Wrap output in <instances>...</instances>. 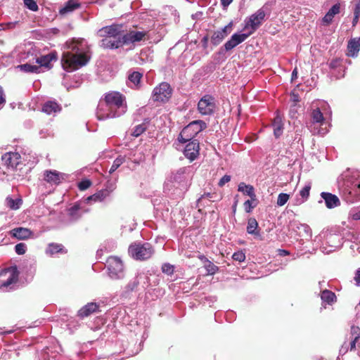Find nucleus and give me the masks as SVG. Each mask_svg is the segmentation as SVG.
I'll return each instance as SVG.
<instances>
[{"label":"nucleus","instance_id":"nucleus-1","mask_svg":"<svg viewBox=\"0 0 360 360\" xmlns=\"http://www.w3.org/2000/svg\"><path fill=\"white\" fill-rule=\"evenodd\" d=\"M68 50L64 51L61 64L64 70L71 72L86 65L91 58L90 46L83 38L74 39L66 43Z\"/></svg>","mask_w":360,"mask_h":360},{"label":"nucleus","instance_id":"nucleus-2","mask_svg":"<svg viewBox=\"0 0 360 360\" xmlns=\"http://www.w3.org/2000/svg\"><path fill=\"white\" fill-rule=\"evenodd\" d=\"M127 110L125 96L119 91H110L104 95L96 110V117L99 120L119 117Z\"/></svg>","mask_w":360,"mask_h":360},{"label":"nucleus","instance_id":"nucleus-3","mask_svg":"<svg viewBox=\"0 0 360 360\" xmlns=\"http://www.w3.org/2000/svg\"><path fill=\"white\" fill-rule=\"evenodd\" d=\"M191 168L184 167L172 172L165 184V190H173L172 195L176 198H182L190 186Z\"/></svg>","mask_w":360,"mask_h":360},{"label":"nucleus","instance_id":"nucleus-4","mask_svg":"<svg viewBox=\"0 0 360 360\" xmlns=\"http://www.w3.org/2000/svg\"><path fill=\"white\" fill-rule=\"evenodd\" d=\"M97 35L102 39L99 46L104 49L115 50L124 45V29L120 24L105 26L97 31Z\"/></svg>","mask_w":360,"mask_h":360},{"label":"nucleus","instance_id":"nucleus-5","mask_svg":"<svg viewBox=\"0 0 360 360\" xmlns=\"http://www.w3.org/2000/svg\"><path fill=\"white\" fill-rule=\"evenodd\" d=\"M338 184L341 195L347 203L360 200L359 172H354L351 174H345Z\"/></svg>","mask_w":360,"mask_h":360},{"label":"nucleus","instance_id":"nucleus-6","mask_svg":"<svg viewBox=\"0 0 360 360\" xmlns=\"http://www.w3.org/2000/svg\"><path fill=\"white\" fill-rule=\"evenodd\" d=\"M129 255L136 260H146L154 254L153 245L149 243H134L129 245Z\"/></svg>","mask_w":360,"mask_h":360},{"label":"nucleus","instance_id":"nucleus-7","mask_svg":"<svg viewBox=\"0 0 360 360\" xmlns=\"http://www.w3.org/2000/svg\"><path fill=\"white\" fill-rule=\"evenodd\" d=\"M206 128L207 124L203 120H194L182 129L178 140L180 143H185L192 140L197 134Z\"/></svg>","mask_w":360,"mask_h":360},{"label":"nucleus","instance_id":"nucleus-8","mask_svg":"<svg viewBox=\"0 0 360 360\" xmlns=\"http://www.w3.org/2000/svg\"><path fill=\"white\" fill-rule=\"evenodd\" d=\"M21 155L18 152H7L1 156V161L3 165L5 166L8 170L15 172L13 174L14 178L17 180L22 179L23 178H18V174L22 173V163L20 162Z\"/></svg>","mask_w":360,"mask_h":360},{"label":"nucleus","instance_id":"nucleus-9","mask_svg":"<svg viewBox=\"0 0 360 360\" xmlns=\"http://www.w3.org/2000/svg\"><path fill=\"white\" fill-rule=\"evenodd\" d=\"M18 278L16 267H9L0 271V290L4 292L13 289Z\"/></svg>","mask_w":360,"mask_h":360},{"label":"nucleus","instance_id":"nucleus-10","mask_svg":"<svg viewBox=\"0 0 360 360\" xmlns=\"http://www.w3.org/2000/svg\"><path fill=\"white\" fill-rule=\"evenodd\" d=\"M108 275L112 279L118 280L124 277V265L122 260L115 256H111L106 261Z\"/></svg>","mask_w":360,"mask_h":360},{"label":"nucleus","instance_id":"nucleus-11","mask_svg":"<svg viewBox=\"0 0 360 360\" xmlns=\"http://www.w3.org/2000/svg\"><path fill=\"white\" fill-rule=\"evenodd\" d=\"M265 15L266 13L263 8L258 9L245 20L244 30H250L248 33L251 35L262 25Z\"/></svg>","mask_w":360,"mask_h":360},{"label":"nucleus","instance_id":"nucleus-12","mask_svg":"<svg viewBox=\"0 0 360 360\" xmlns=\"http://www.w3.org/2000/svg\"><path fill=\"white\" fill-rule=\"evenodd\" d=\"M20 162L22 163V173H18V178H24V176L31 171L34 166L38 162V158L36 154L31 150L21 151Z\"/></svg>","mask_w":360,"mask_h":360},{"label":"nucleus","instance_id":"nucleus-13","mask_svg":"<svg viewBox=\"0 0 360 360\" xmlns=\"http://www.w3.org/2000/svg\"><path fill=\"white\" fill-rule=\"evenodd\" d=\"M216 108L215 98L210 94L203 96L198 103V110L202 115L210 116L213 115Z\"/></svg>","mask_w":360,"mask_h":360},{"label":"nucleus","instance_id":"nucleus-14","mask_svg":"<svg viewBox=\"0 0 360 360\" xmlns=\"http://www.w3.org/2000/svg\"><path fill=\"white\" fill-rule=\"evenodd\" d=\"M342 245V238L338 234L330 233L327 235L325 242L320 247L323 253L329 254Z\"/></svg>","mask_w":360,"mask_h":360},{"label":"nucleus","instance_id":"nucleus-15","mask_svg":"<svg viewBox=\"0 0 360 360\" xmlns=\"http://www.w3.org/2000/svg\"><path fill=\"white\" fill-rule=\"evenodd\" d=\"M124 45L135 44L141 41L148 40L150 39L149 32L146 30H130L125 32L124 30Z\"/></svg>","mask_w":360,"mask_h":360},{"label":"nucleus","instance_id":"nucleus-16","mask_svg":"<svg viewBox=\"0 0 360 360\" xmlns=\"http://www.w3.org/2000/svg\"><path fill=\"white\" fill-rule=\"evenodd\" d=\"M172 90L170 85L167 82H162L153 91V98L155 101L165 103L172 96Z\"/></svg>","mask_w":360,"mask_h":360},{"label":"nucleus","instance_id":"nucleus-17","mask_svg":"<svg viewBox=\"0 0 360 360\" xmlns=\"http://www.w3.org/2000/svg\"><path fill=\"white\" fill-rule=\"evenodd\" d=\"M114 189L115 187L112 184L109 187L99 190L94 194L87 197L84 201L88 204H91L93 202H103L110 196V194Z\"/></svg>","mask_w":360,"mask_h":360},{"label":"nucleus","instance_id":"nucleus-18","mask_svg":"<svg viewBox=\"0 0 360 360\" xmlns=\"http://www.w3.org/2000/svg\"><path fill=\"white\" fill-rule=\"evenodd\" d=\"M148 280V277L144 274H139L131 279L129 283L126 285L122 292V296L127 297L132 292L136 290L138 285L140 283L141 280Z\"/></svg>","mask_w":360,"mask_h":360},{"label":"nucleus","instance_id":"nucleus-19","mask_svg":"<svg viewBox=\"0 0 360 360\" xmlns=\"http://www.w3.org/2000/svg\"><path fill=\"white\" fill-rule=\"evenodd\" d=\"M199 142L194 139L188 142L184 148V154L191 162L195 160L199 155Z\"/></svg>","mask_w":360,"mask_h":360},{"label":"nucleus","instance_id":"nucleus-20","mask_svg":"<svg viewBox=\"0 0 360 360\" xmlns=\"http://www.w3.org/2000/svg\"><path fill=\"white\" fill-rule=\"evenodd\" d=\"M233 22H230L221 30L214 32L211 37V42L214 46L219 45L231 33Z\"/></svg>","mask_w":360,"mask_h":360},{"label":"nucleus","instance_id":"nucleus-21","mask_svg":"<svg viewBox=\"0 0 360 360\" xmlns=\"http://www.w3.org/2000/svg\"><path fill=\"white\" fill-rule=\"evenodd\" d=\"M250 36V35L248 32L233 34L231 38L224 44V47L225 51H231V49L236 47L238 44L243 42Z\"/></svg>","mask_w":360,"mask_h":360},{"label":"nucleus","instance_id":"nucleus-22","mask_svg":"<svg viewBox=\"0 0 360 360\" xmlns=\"http://www.w3.org/2000/svg\"><path fill=\"white\" fill-rule=\"evenodd\" d=\"M88 212V210H82L79 203L76 202L68 210V223L72 224L77 221L84 213Z\"/></svg>","mask_w":360,"mask_h":360},{"label":"nucleus","instance_id":"nucleus-23","mask_svg":"<svg viewBox=\"0 0 360 360\" xmlns=\"http://www.w3.org/2000/svg\"><path fill=\"white\" fill-rule=\"evenodd\" d=\"M65 174L56 170H46L44 174V179L51 184L58 185L65 179Z\"/></svg>","mask_w":360,"mask_h":360},{"label":"nucleus","instance_id":"nucleus-24","mask_svg":"<svg viewBox=\"0 0 360 360\" xmlns=\"http://www.w3.org/2000/svg\"><path fill=\"white\" fill-rule=\"evenodd\" d=\"M320 195L324 200L325 205L328 209H333L340 205V199L335 194L328 192H321Z\"/></svg>","mask_w":360,"mask_h":360},{"label":"nucleus","instance_id":"nucleus-25","mask_svg":"<svg viewBox=\"0 0 360 360\" xmlns=\"http://www.w3.org/2000/svg\"><path fill=\"white\" fill-rule=\"evenodd\" d=\"M100 304L96 302H89L83 306L78 311L77 316L84 319L99 311Z\"/></svg>","mask_w":360,"mask_h":360},{"label":"nucleus","instance_id":"nucleus-26","mask_svg":"<svg viewBox=\"0 0 360 360\" xmlns=\"http://www.w3.org/2000/svg\"><path fill=\"white\" fill-rule=\"evenodd\" d=\"M10 235L18 240H26L31 237L32 231L27 228L17 227L10 231Z\"/></svg>","mask_w":360,"mask_h":360},{"label":"nucleus","instance_id":"nucleus-27","mask_svg":"<svg viewBox=\"0 0 360 360\" xmlns=\"http://www.w3.org/2000/svg\"><path fill=\"white\" fill-rule=\"evenodd\" d=\"M62 356L56 349L46 347L39 355V360H61Z\"/></svg>","mask_w":360,"mask_h":360},{"label":"nucleus","instance_id":"nucleus-28","mask_svg":"<svg viewBox=\"0 0 360 360\" xmlns=\"http://www.w3.org/2000/svg\"><path fill=\"white\" fill-rule=\"evenodd\" d=\"M81 7V4L77 0H68L64 6L60 8L59 13L62 15L72 13Z\"/></svg>","mask_w":360,"mask_h":360},{"label":"nucleus","instance_id":"nucleus-29","mask_svg":"<svg viewBox=\"0 0 360 360\" xmlns=\"http://www.w3.org/2000/svg\"><path fill=\"white\" fill-rule=\"evenodd\" d=\"M360 49V38L351 39L347 45L348 56L356 57Z\"/></svg>","mask_w":360,"mask_h":360},{"label":"nucleus","instance_id":"nucleus-30","mask_svg":"<svg viewBox=\"0 0 360 360\" xmlns=\"http://www.w3.org/2000/svg\"><path fill=\"white\" fill-rule=\"evenodd\" d=\"M60 110L61 108L60 105L56 101H49L42 106V112L47 115H55Z\"/></svg>","mask_w":360,"mask_h":360},{"label":"nucleus","instance_id":"nucleus-31","mask_svg":"<svg viewBox=\"0 0 360 360\" xmlns=\"http://www.w3.org/2000/svg\"><path fill=\"white\" fill-rule=\"evenodd\" d=\"M143 73L138 71H134L128 75V85L133 89H138L140 86L141 79Z\"/></svg>","mask_w":360,"mask_h":360},{"label":"nucleus","instance_id":"nucleus-32","mask_svg":"<svg viewBox=\"0 0 360 360\" xmlns=\"http://www.w3.org/2000/svg\"><path fill=\"white\" fill-rule=\"evenodd\" d=\"M340 11V6L339 4H334L329 11L326 13L322 19L324 25H329L332 22L334 16L338 14Z\"/></svg>","mask_w":360,"mask_h":360},{"label":"nucleus","instance_id":"nucleus-33","mask_svg":"<svg viewBox=\"0 0 360 360\" xmlns=\"http://www.w3.org/2000/svg\"><path fill=\"white\" fill-rule=\"evenodd\" d=\"M46 253L49 255L53 256L58 253L65 254L67 253V250L62 244L51 243L49 244L46 250Z\"/></svg>","mask_w":360,"mask_h":360},{"label":"nucleus","instance_id":"nucleus-34","mask_svg":"<svg viewBox=\"0 0 360 360\" xmlns=\"http://www.w3.org/2000/svg\"><path fill=\"white\" fill-rule=\"evenodd\" d=\"M247 232L248 233L254 236L255 238L261 237V234L258 230V223L255 218L251 217L248 219Z\"/></svg>","mask_w":360,"mask_h":360},{"label":"nucleus","instance_id":"nucleus-35","mask_svg":"<svg viewBox=\"0 0 360 360\" xmlns=\"http://www.w3.org/2000/svg\"><path fill=\"white\" fill-rule=\"evenodd\" d=\"M238 191L242 192L244 195L249 196L252 200L256 197L255 188L253 186L240 182L238 186Z\"/></svg>","mask_w":360,"mask_h":360},{"label":"nucleus","instance_id":"nucleus-36","mask_svg":"<svg viewBox=\"0 0 360 360\" xmlns=\"http://www.w3.org/2000/svg\"><path fill=\"white\" fill-rule=\"evenodd\" d=\"M150 122V118H145L143 120V122L141 124H138L134 127V128L133 129L132 132L131 134V136H133L134 137H138L140 135H141L143 133H144L146 131Z\"/></svg>","mask_w":360,"mask_h":360},{"label":"nucleus","instance_id":"nucleus-37","mask_svg":"<svg viewBox=\"0 0 360 360\" xmlns=\"http://www.w3.org/2000/svg\"><path fill=\"white\" fill-rule=\"evenodd\" d=\"M217 195L215 193H205L203 195H202L196 201V207L199 208V211L200 212L201 207H205V205L202 203L203 200L205 198L210 199V201H217L220 200V198L217 199Z\"/></svg>","mask_w":360,"mask_h":360},{"label":"nucleus","instance_id":"nucleus-38","mask_svg":"<svg viewBox=\"0 0 360 360\" xmlns=\"http://www.w3.org/2000/svg\"><path fill=\"white\" fill-rule=\"evenodd\" d=\"M321 299L323 302L331 304L336 299L335 294L328 290H323L321 293Z\"/></svg>","mask_w":360,"mask_h":360},{"label":"nucleus","instance_id":"nucleus-39","mask_svg":"<svg viewBox=\"0 0 360 360\" xmlns=\"http://www.w3.org/2000/svg\"><path fill=\"white\" fill-rule=\"evenodd\" d=\"M274 134L276 138H279L283 134V124L281 123V119L277 116L273 122Z\"/></svg>","mask_w":360,"mask_h":360},{"label":"nucleus","instance_id":"nucleus-40","mask_svg":"<svg viewBox=\"0 0 360 360\" xmlns=\"http://www.w3.org/2000/svg\"><path fill=\"white\" fill-rule=\"evenodd\" d=\"M311 117L313 124H322L324 121L323 113L321 112L319 108L314 109L311 113Z\"/></svg>","mask_w":360,"mask_h":360},{"label":"nucleus","instance_id":"nucleus-41","mask_svg":"<svg viewBox=\"0 0 360 360\" xmlns=\"http://www.w3.org/2000/svg\"><path fill=\"white\" fill-rule=\"evenodd\" d=\"M7 206L11 210H18L22 204V200L21 198H12L11 197H7L6 199Z\"/></svg>","mask_w":360,"mask_h":360},{"label":"nucleus","instance_id":"nucleus-42","mask_svg":"<svg viewBox=\"0 0 360 360\" xmlns=\"http://www.w3.org/2000/svg\"><path fill=\"white\" fill-rule=\"evenodd\" d=\"M18 68L25 72H29V73H34V72H38L39 70L40 69L39 66L31 65L29 63H25L22 65H20L18 66Z\"/></svg>","mask_w":360,"mask_h":360},{"label":"nucleus","instance_id":"nucleus-43","mask_svg":"<svg viewBox=\"0 0 360 360\" xmlns=\"http://www.w3.org/2000/svg\"><path fill=\"white\" fill-rule=\"evenodd\" d=\"M125 162V156L119 155L112 162L109 173L112 174Z\"/></svg>","mask_w":360,"mask_h":360},{"label":"nucleus","instance_id":"nucleus-44","mask_svg":"<svg viewBox=\"0 0 360 360\" xmlns=\"http://www.w3.org/2000/svg\"><path fill=\"white\" fill-rule=\"evenodd\" d=\"M257 205V197L255 198L254 200L252 198L247 200L243 203L245 211L247 213L252 212V210Z\"/></svg>","mask_w":360,"mask_h":360},{"label":"nucleus","instance_id":"nucleus-45","mask_svg":"<svg viewBox=\"0 0 360 360\" xmlns=\"http://www.w3.org/2000/svg\"><path fill=\"white\" fill-rule=\"evenodd\" d=\"M291 226H292V229H302L303 231L309 237H311V229L309 227V225L306 224H300L298 222H293L291 223Z\"/></svg>","mask_w":360,"mask_h":360},{"label":"nucleus","instance_id":"nucleus-46","mask_svg":"<svg viewBox=\"0 0 360 360\" xmlns=\"http://www.w3.org/2000/svg\"><path fill=\"white\" fill-rule=\"evenodd\" d=\"M204 267L207 274L210 275L215 274L219 270V267L210 260L204 265Z\"/></svg>","mask_w":360,"mask_h":360},{"label":"nucleus","instance_id":"nucleus-47","mask_svg":"<svg viewBox=\"0 0 360 360\" xmlns=\"http://www.w3.org/2000/svg\"><path fill=\"white\" fill-rule=\"evenodd\" d=\"M51 60L50 55L42 56L39 58H37L36 63L39 64V67L44 66L47 67Z\"/></svg>","mask_w":360,"mask_h":360},{"label":"nucleus","instance_id":"nucleus-48","mask_svg":"<svg viewBox=\"0 0 360 360\" xmlns=\"http://www.w3.org/2000/svg\"><path fill=\"white\" fill-rule=\"evenodd\" d=\"M290 195L288 193H281L278 195L276 204L278 206H283L289 200Z\"/></svg>","mask_w":360,"mask_h":360},{"label":"nucleus","instance_id":"nucleus-49","mask_svg":"<svg viewBox=\"0 0 360 360\" xmlns=\"http://www.w3.org/2000/svg\"><path fill=\"white\" fill-rule=\"evenodd\" d=\"M360 16V3H358L355 5L354 8V18L352 20V26L354 27L357 24L359 21V18Z\"/></svg>","mask_w":360,"mask_h":360},{"label":"nucleus","instance_id":"nucleus-50","mask_svg":"<svg viewBox=\"0 0 360 360\" xmlns=\"http://www.w3.org/2000/svg\"><path fill=\"white\" fill-rule=\"evenodd\" d=\"M91 181L89 179H84L78 183V188L80 191H85L91 186Z\"/></svg>","mask_w":360,"mask_h":360},{"label":"nucleus","instance_id":"nucleus-51","mask_svg":"<svg viewBox=\"0 0 360 360\" xmlns=\"http://www.w3.org/2000/svg\"><path fill=\"white\" fill-rule=\"evenodd\" d=\"M232 258L235 261L242 262H244L245 259V254L243 250H239V251L235 252L233 254Z\"/></svg>","mask_w":360,"mask_h":360},{"label":"nucleus","instance_id":"nucleus-52","mask_svg":"<svg viewBox=\"0 0 360 360\" xmlns=\"http://www.w3.org/2000/svg\"><path fill=\"white\" fill-rule=\"evenodd\" d=\"M25 6L32 11H37L39 7L34 0H23Z\"/></svg>","mask_w":360,"mask_h":360},{"label":"nucleus","instance_id":"nucleus-53","mask_svg":"<svg viewBox=\"0 0 360 360\" xmlns=\"http://www.w3.org/2000/svg\"><path fill=\"white\" fill-rule=\"evenodd\" d=\"M310 189H311V185L310 184H307L300 191V195L303 198L302 202L304 201H305L308 198V197L309 195Z\"/></svg>","mask_w":360,"mask_h":360},{"label":"nucleus","instance_id":"nucleus-54","mask_svg":"<svg viewBox=\"0 0 360 360\" xmlns=\"http://www.w3.org/2000/svg\"><path fill=\"white\" fill-rule=\"evenodd\" d=\"M27 250V245L24 243H20L15 245V251L19 255H24Z\"/></svg>","mask_w":360,"mask_h":360},{"label":"nucleus","instance_id":"nucleus-55","mask_svg":"<svg viewBox=\"0 0 360 360\" xmlns=\"http://www.w3.org/2000/svg\"><path fill=\"white\" fill-rule=\"evenodd\" d=\"M350 335L352 338H360V328L354 324H352L350 327Z\"/></svg>","mask_w":360,"mask_h":360},{"label":"nucleus","instance_id":"nucleus-56","mask_svg":"<svg viewBox=\"0 0 360 360\" xmlns=\"http://www.w3.org/2000/svg\"><path fill=\"white\" fill-rule=\"evenodd\" d=\"M349 217L353 220H360V209L352 208L349 212Z\"/></svg>","mask_w":360,"mask_h":360},{"label":"nucleus","instance_id":"nucleus-57","mask_svg":"<svg viewBox=\"0 0 360 360\" xmlns=\"http://www.w3.org/2000/svg\"><path fill=\"white\" fill-rule=\"evenodd\" d=\"M162 271L167 275H172L174 273V266L169 263H165L162 266Z\"/></svg>","mask_w":360,"mask_h":360},{"label":"nucleus","instance_id":"nucleus-58","mask_svg":"<svg viewBox=\"0 0 360 360\" xmlns=\"http://www.w3.org/2000/svg\"><path fill=\"white\" fill-rule=\"evenodd\" d=\"M341 60L339 58H335L332 60L329 63L328 66L331 70H335L338 68H340L341 65Z\"/></svg>","mask_w":360,"mask_h":360},{"label":"nucleus","instance_id":"nucleus-59","mask_svg":"<svg viewBox=\"0 0 360 360\" xmlns=\"http://www.w3.org/2000/svg\"><path fill=\"white\" fill-rule=\"evenodd\" d=\"M231 181V176L228 174H225L223 176L221 179L219 180L218 185L220 187H222L225 185V184Z\"/></svg>","mask_w":360,"mask_h":360},{"label":"nucleus","instance_id":"nucleus-60","mask_svg":"<svg viewBox=\"0 0 360 360\" xmlns=\"http://www.w3.org/2000/svg\"><path fill=\"white\" fill-rule=\"evenodd\" d=\"M208 40H209L208 35L204 36L202 37V39H201V44H202V46L203 47V49H207V48Z\"/></svg>","mask_w":360,"mask_h":360},{"label":"nucleus","instance_id":"nucleus-61","mask_svg":"<svg viewBox=\"0 0 360 360\" xmlns=\"http://www.w3.org/2000/svg\"><path fill=\"white\" fill-rule=\"evenodd\" d=\"M6 98L4 90L1 86H0V105L5 103Z\"/></svg>","mask_w":360,"mask_h":360},{"label":"nucleus","instance_id":"nucleus-62","mask_svg":"<svg viewBox=\"0 0 360 360\" xmlns=\"http://www.w3.org/2000/svg\"><path fill=\"white\" fill-rule=\"evenodd\" d=\"M358 340L359 339H356V338H352V340H351V342L349 343V345H350V350L355 349L356 344Z\"/></svg>","mask_w":360,"mask_h":360},{"label":"nucleus","instance_id":"nucleus-63","mask_svg":"<svg viewBox=\"0 0 360 360\" xmlns=\"http://www.w3.org/2000/svg\"><path fill=\"white\" fill-rule=\"evenodd\" d=\"M198 257L203 263L204 265L209 261V259L204 255H200Z\"/></svg>","mask_w":360,"mask_h":360},{"label":"nucleus","instance_id":"nucleus-64","mask_svg":"<svg viewBox=\"0 0 360 360\" xmlns=\"http://www.w3.org/2000/svg\"><path fill=\"white\" fill-rule=\"evenodd\" d=\"M355 281L356 283L360 285V270H357L355 276Z\"/></svg>","mask_w":360,"mask_h":360}]
</instances>
